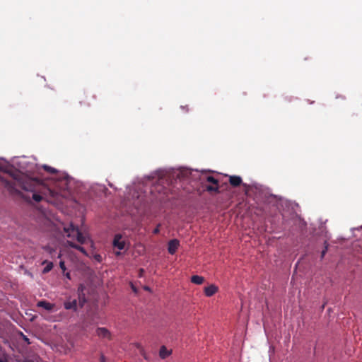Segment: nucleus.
Here are the masks:
<instances>
[{
    "mask_svg": "<svg viewBox=\"0 0 362 362\" xmlns=\"http://www.w3.org/2000/svg\"><path fill=\"white\" fill-rule=\"evenodd\" d=\"M0 170L6 173L11 179L1 178L2 183L8 190L11 192H18L19 189L33 192L32 199L35 202L42 200L43 196L35 193L37 187L40 185L37 179H33L21 173L19 171H13L11 167L5 161H0Z\"/></svg>",
    "mask_w": 362,
    "mask_h": 362,
    "instance_id": "f257e3e1",
    "label": "nucleus"
},
{
    "mask_svg": "<svg viewBox=\"0 0 362 362\" xmlns=\"http://www.w3.org/2000/svg\"><path fill=\"white\" fill-rule=\"evenodd\" d=\"M43 169L47 173L54 175V179L56 180V187L58 188V191L50 190V196L56 197L59 192L65 191L68 188L69 177L68 176H60L57 169L50 167L47 165L42 166Z\"/></svg>",
    "mask_w": 362,
    "mask_h": 362,
    "instance_id": "f03ea898",
    "label": "nucleus"
},
{
    "mask_svg": "<svg viewBox=\"0 0 362 362\" xmlns=\"http://www.w3.org/2000/svg\"><path fill=\"white\" fill-rule=\"evenodd\" d=\"M64 230L68 237L76 238L79 243L84 244L86 243L87 236L82 234L78 228L73 224H71L68 228H64Z\"/></svg>",
    "mask_w": 362,
    "mask_h": 362,
    "instance_id": "7ed1b4c3",
    "label": "nucleus"
},
{
    "mask_svg": "<svg viewBox=\"0 0 362 362\" xmlns=\"http://www.w3.org/2000/svg\"><path fill=\"white\" fill-rule=\"evenodd\" d=\"M206 180L209 182L212 183L214 185H208L206 186V189L208 192H219V187H218V180L216 179L214 177L208 175L206 177Z\"/></svg>",
    "mask_w": 362,
    "mask_h": 362,
    "instance_id": "20e7f679",
    "label": "nucleus"
},
{
    "mask_svg": "<svg viewBox=\"0 0 362 362\" xmlns=\"http://www.w3.org/2000/svg\"><path fill=\"white\" fill-rule=\"evenodd\" d=\"M113 247L119 250L124 249L126 243L122 240V236L120 234H116L114 237L112 242Z\"/></svg>",
    "mask_w": 362,
    "mask_h": 362,
    "instance_id": "39448f33",
    "label": "nucleus"
},
{
    "mask_svg": "<svg viewBox=\"0 0 362 362\" xmlns=\"http://www.w3.org/2000/svg\"><path fill=\"white\" fill-rule=\"evenodd\" d=\"M96 334L100 339H105L108 340L112 339V334L105 327H98L96 329Z\"/></svg>",
    "mask_w": 362,
    "mask_h": 362,
    "instance_id": "423d86ee",
    "label": "nucleus"
},
{
    "mask_svg": "<svg viewBox=\"0 0 362 362\" xmlns=\"http://www.w3.org/2000/svg\"><path fill=\"white\" fill-rule=\"evenodd\" d=\"M95 98L96 97L95 95L87 93L83 95V98L80 100V103L81 105L89 107L92 105V102L95 100Z\"/></svg>",
    "mask_w": 362,
    "mask_h": 362,
    "instance_id": "0eeeda50",
    "label": "nucleus"
},
{
    "mask_svg": "<svg viewBox=\"0 0 362 362\" xmlns=\"http://www.w3.org/2000/svg\"><path fill=\"white\" fill-rule=\"evenodd\" d=\"M180 246V241L177 239L170 240L168 244V251L170 255H174Z\"/></svg>",
    "mask_w": 362,
    "mask_h": 362,
    "instance_id": "6e6552de",
    "label": "nucleus"
},
{
    "mask_svg": "<svg viewBox=\"0 0 362 362\" xmlns=\"http://www.w3.org/2000/svg\"><path fill=\"white\" fill-rule=\"evenodd\" d=\"M37 306L39 308H42L47 311H51L54 308L55 305L46 300H40L37 302Z\"/></svg>",
    "mask_w": 362,
    "mask_h": 362,
    "instance_id": "1a4fd4ad",
    "label": "nucleus"
},
{
    "mask_svg": "<svg viewBox=\"0 0 362 362\" xmlns=\"http://www.w3.org/2000/svg\"><path fill=\"white\" fill-rule=\"evenodd\" d=\"M242 178L240 176L231 175L229 177V183L231 186L236 187L242 184Z\"/></svg>",
    "mask_w": 362,
    "mask_h": 362,
    "instance_id": "9d476101",
    "label": "nucleus"
},
{
    "mask_svg": "<svg viewBox=\"0 0 362 362\" xmlns=\"http://www.w3.org/2000/svg\"><path fill=\"white\" fill-rule=\"evenodd\" d=\"M217 291H218V287L214 284H211V285L204 288V294L208 297L212 296Z\"/></svg>",
    "mask_w": 362,
    "mask_h": 362,
    "instance_id": "9b49d317",
    "label": "nucleus"
},
{
    "mask_svg": "<svg viewBox=\"0 0 362 362\" xmlns=\"http://www.w3.org/2000/svg\"><path fill=\"white\" fill-rule=\"evenodd\" d=\"M64 308L66 310H73L74 311L77 310V300L76 299L72 301H66L64 304Z\"/></svg>",
    "mask_w": 362,
    "mask_h": 362,
    "instance_id": "f8f14e48",
    "label": "nucleus"
},
{
    "mask_svg": "<svg viewBox=\"0 0 362 362\" xmlns=\"http://www.w3.org/2000/svg\"><path fill=\"white\" fill-rule=\"evenodd\" d=\"M67 245H68L70 247H71V248H74V249H76V250H77L80 251L81 252H82V253H83V254H84V255H87V252H86V250L84 249V247H81V246H80V245H77V244H76V243H73L72 241H69V240H68V241H67Z\"/></svg>",
    "mask_w": 362,
    "mask_h": 362,
    "instance_id": "ddd939ff",
    "label": "nucleus"
},
{
    "mask_svg": "<svg viewBox=\"0 0 362 362\" xmlns=\"http://www.w3.org/2000/svg\"><path fill=\"white\" fill-rule=\"evenodd\" d=\"M191 281L197 285H201L204 281V278L202 276L194 275L191 277Z\"/></svg>",
    "mask_w": 362,
    "mask_h": 362,
    "instance_id": "4468645a",
    "label": "nucleus"
},
{
    "mask_svg": "<svg viewBox=\"0 0 362 362\" xmlns=\"http://www.w3.org/2000/svg\"><path fill=\"white\" fill-rule=\"evenodd\" d=\"M43 264H46L45 267L43 269V273L46 274L50 272L53 268V263L52 262H48L47 260L42 262Z\"/></svg>",
    "mask_w": 362,
    "mask_h": 362,
    "instance_id": "2eb2a0df",
    "label": "nucleus"
},
{
    "mask_svg": "<svg viewBox=\"0 0 362 362\" xmlns=\"http://www.w3.org/2000/svg\"><path fill=\"white\" fill-rule=\"evenodd\" d=\"M159 354L161 358H165L170 355V352L167 350L165 346H163L160 349Z\"/></svg>",
    "mask_w": 362,
    "mask_h": 362,
    "instance_id": "dca6fc26",
    "label": "nucleus"
},
{
    "mask_svg": "<svg viewBox=\"0 0 362 362\" xmlns=\"http://www.w3.org/2000/svg\"><path fill=\"white\" fill-rule=\"evenodd\" d=\"M42 248L52 256L55 252V249L49 245L43 246Z\"/></svg>",
    "mask_w": 362,
    "mask_h": 362,
    "instance_id": "f3484780",
    "label": "nucleus"
},
{
    "mask_svg": "<svg viewBox=\"0 0 362 362\" xmlns=\"http://www.w3.org/2000/svg\"><path fill=\"white\" fill-rule=\"evenodd\" d=\"M59 267H60L61 269L62 270L63 273H64L66 268L65 263L64 261L61 260L59 262Z\"/></svg>",
    "mask_w": 362,
    "mask_h": 362,
    "instance_id": "a211bd4d",
    "label": "nucleus"
},
{
    "mask_svg": "<svg viewBox=\"0 0 362 362\" xmlns=\"http://www.w3.org/2000/svg\"><path fill=\"white\" fill-rule=\"evenodd\" d=\"M160 224H158L156 228L153 230V234H158L160 233Z\"/></svg>",
    "mask_w": 362,
    "mask_h": 362,
    "instance_id": "6ab92c4d",
    "label": "nucleus"
},
{
    "mask_svg": "<svg viewBox=\"0 0 362 362\" xmlns=\"http://www.w3.org/2000/svg\"><path fill=\"white\" fill-rule=\"evenodd\" d=\"M100 362H105V357L103 354L100 355Z\"/></svg>",
    "mask_w": 362,
    "mask_h": 362,
    "instance_id": "aec40b11",
    "label": "nucleus"
},
{
    "mask_svg": "<svg viewBox=\"0 0 362 362\" xmlns=\"http://www.w3.org/2000/svg\"><path fill=\"white\" fill-rule=\"evenodd\" d=\"M327 247L326 246V247H325V249L324 250H322V254H321V257H322V258H323V257H324V256H325V253H326V252H327Z\"/></svg>",
    "mask_w": 362,
    "mask_h": 362,
    "instance_id": "412c9836",
    "label": "nucleus"
},
{
    "mask_svg": "<svg viewBox=\"0 0 362 362\" xmlns=\"http://www.w3.org/2000/svg\"><path fill=\"white\" fill-rule=\"evenodd\" d=\"M144 273V269H139V276L140 277H141V276H143Z\"/></svg>",
    "mask_w": 362,
    "mask_h": 362,
    "instance_id": "4be33fe9",
    "label": "nucleus"
},
{
    "mask_svg": "<svg viewBox=\"0 0 362 362\" xmlns=\"http://www.w3.org/2000/svg\"><path fill=\"white\" fill-rule=\"evenodd\" d=\"M64 276L68 279H71V274L69 272H66V273H64Z\"/></svg>",
    "mask_w": 362,
    "mask_h": 362,
    "instance_id": "5701e85b",
    "label": "nucleus"
},
{
    "mask_svg": "<svg viewBox=\"0 0 362 362\" xmlns=\"http://www.w3.org/2000/svg\"><path fill=\"white\" fill-rule=\"evenodd\" d=\"M132 288L134 293H137V288L133 284H132Z\"/></svg>",
    "mask_w": 362,
    "mask_h": 362,
    "instance_id": "b1692460",
    "label": "nucleus"
},
{
    "mask_svg": "<svg viewBox=\"0 0 362 362\" xmlns=\"http://www.w3.org/2000/svg\"><path fill=\"white\" fill-rule=\"evenodd\" d=\"M23 339L28 343V344H30V341H29V339L25 336V335H23Z\"/></svg>",
    "mask_w": 362,
    "mask_h": 362,
    "instance_id": "393cba45",
    "label": "nucleus"
},
{
    "mask_svg": "<svg viewBox=\"0 0 362 362\" xmlns=\"http://www.w3.org/2000/svg\"><path fill=\"white\" fill-rule=\"evenodd\" d=\"M144 289L147 291H151V288L148 286H144Z\"/></svg>",
    "mask_w": 362,
    "mask_h": 362,
    "instance_id": "a878e982",
    "label": "nucleus"
},
{
    "mask_svg": "<svg viewBox=\"0 0 362 362\" xmlns=\"http://www.w3.org/2000/svg\"><path fill=\"white\" fill-rule=\"evenodd\" d=\"M0 362H8V361L6 358H1Z\"/></svg>",
    "mask_w": 362,
    "mask_h": 362,
    "instance_id": "bb28decb",
    "label": "nucleus"
},
{
    "mask_svg": "<svg viewBox=\"0 0 362 362\" xmlns=\"http://www.w3.org/2000/svg\"><path fill=\"white\" fill-rule=\"evenodd\" d=\"M95 259H96L97 260L100 261V259H101V257H100V255H97V256L95 257Z\"/></svg>",
    "mask_w": 362,
    "mask_h": 362,
    "instance_id": "cd10ccee",
    "label": "nucleus"
},
{
    "mask_svg": "<svg viewBox=\"0 0 362 362\" xmlns=\"http://www.w3.org/2000/svg\"><path fill=\"white\" fill-rule=\"evenodd\" d=\"M23 362H34L33 360H25Z\"/></svg>",
    "mask_w": 362,
    "mask_h": 362,
    "instance_id": "c85d7f7f",
    "label": "nucleus"
},
{
    "mask_svg": "<svg viewBox=\"0 0 362 362\" xmlns=\"http://www.w3.org/2000/svg\"><path fill=\"white\" fill-rule=\"evenodd\" d=\"M120 254H121V252H115V255H116L117 256L119 255Z\"/></svg>",
    "mask_w": 362,
    "mask_h": 362,
    "instance_id": "c756f323",
    "label": "nucleus"
},
{
    "mask_svg": "<svg viewBox=\"0 0 362 362\" xmlns=\"http://www.w3.org/2000/svg\"><path fill=\"white\" fill-rule=\"evenodd\" d=\"M61 257H62V254H61V252H59V255H58V256H57V257H58V258H61Z\"/></svg>",
    "mask_w": 362,
    "mask_h": 362,
    "instance_id": "7c9ffc66",
    "label": "nucleus"
}]
</instances>
